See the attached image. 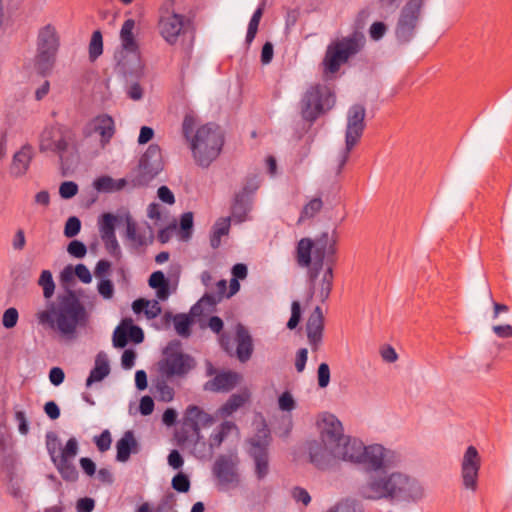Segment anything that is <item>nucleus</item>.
Wrapping results in <instances>:
<instances>
[{"label":"nucleus","instance_id":"nucleus-1","mask_svg":"<svg viewBox=\"0 0 512 512\" xmlns=\"http://www.w3.org/2000/svg\"><path fill=\"white\" fill-rule=\"evenodd\" d=\"M333 453L334 458L350 462L369 475V481L359 489L361 497L371 500L384 497V446H365L361 440L346 436Z\"/></svg>","mask_w":512,"mask_h":512},{"label":"nucleus","instance_id":"nucleus-45","mask_svg":"<svg viewBox=\"0 0 512 512\" xmlns=\"http://www.w3.org/2000/svg\"><path fill=\"white\" fill-rule=\"evenodd\" d=\"M217 299L212 294H204L203 297L191 308V314L193 316H200L203 312V305H208L209 307H214L217 304Z\"/></svg>","mask_w":512,"mask_h":512},{"label":"nucleus","instance_id":"nucleus-41","mask_svg":"<svg viewBox=\"0 0 512 512\" xmlns=\"http://www.w3.org/2000/svg\"><path fill=\"white\" fill-rule=\"evenodd\" d=\"M117 221V216L112 213L102 214L99 220L101 237L115 234V224Z\"/></svg>","mask_w":512,"mask_h":512},{"label":"nucleus","instance_id":"nucleus-21","mask_svg":"<svg viewBox=\"0 0 512 512\" xmlns=\"http://www.w3.org/2000/svg\"><path fill=\"white\" fill-rule=\"evenodd\" d=\"M212 471L221 487L227 488L239 482L236 464L228 456L220 455L214 462Z\"/></svg>","mask_w":512,"mask_h":512},{"label":"nucleus","instance_id":"nucleus-46","mask_svg":"<svg viewBox=\"0 0 512 512\" xmlns=\"http://www.w3.org/2000/svg\"><path fill=\"white\" fill-rule=\"evenodd\" d=\"M171 485L177 492L186 493L190 489L189 477L186 474L179 472L172 478Z\"/></svg>","mask_w":512,"mask_h":512},{"label":"nucleus","instance_id":"nucleus-54","mask_svg":"<svg viewBox=\"0 0 512 512\" xmlns=\"http://www.w3.org/2000/svg\"><path fill=\"white\" fill-rule=\"evenodd\" d=\"M78 193V185L73 181H65L59 187V194L63 199H71Z\"/></svg>","mask_w":512,"mask_h":512},{"label":"nucleus","instance_id":"nucleus-11","mask_svg":"<svg viewBox=\"0 0 512 512\" xmlns=\"http://www.w3.org/2000/svg\"><path fill=\"white\" fill-rule=\"evenodd\" d=\"M211 420L210 415L200 407L196 405L188 406L183 416L181 428L175 434L178 445L184 446L185 444L193 443L195 447L200 444L205 447L206 442L202 440L200 434V424L205 426Z\"/></svg>","mask_w":512,"mask_h":512},{"label":"nucleus","instance_id":"nucleus-13","mask_svg":"<svg viewBox=\"0 0 512 512\" xmlns=\"http://www.w3.org/2000/svg\"><path fill=\"white\" fill-rule=\"evenodd\" d=\"M164 355L159 362V370L167 379L174 376L184 377L195 367L194 358L181 352V343L178 340L167 345Z\"/></svg>","mask_w":512,"mask_h":512},{"label":"nucleus","instance_id":"nucleus-53","mask_svg":"<svg viewBox=\"0 0 512 512\" xmlns=\"http://www.w3.org/2000/svg\"><path fill=\"white\" fill-rule=\"evenodd\" d=\"M94 443L100 452L110 449L112 438L109 430H104L100 435L94 437Z\"/></svg>","mask_w":512,"mask_h":512},{"label":"nucleus","instance_id":"nucleus-29","mask_svg":"<svg viewBox=\"0 0 512 512\" xmlns=\"http://www.w3.org/2000/svg\"><path fill=\"white\" fill-rule=\"evenodd\" d=\"M237 382L238 374L236 372H221L205 384V389L214 392L229 391L235 387Z\"/></svg>","mask_w":512,"mask_h":512},{"label":"nucleus","instance_id":"nucleus-49","mask_svg":"<svg viewBox=\"0 0 512 512\" xmlns=\"http://www.w3.org/2000/svg\"><path fill=\"white\" fill-rule=\"evenodd\" d=\"M101 238L104 242L105 248L108 251V253L113 257H116V258L119 257L121 254V249L118 244L116 235L112 234V235H107V236H104Z\"/></svg>","mask_w":512,"mask_h":512},{"label":"nucleus","instance_id":"nucleus-7","mask_svg":"<svg viewBox=\"0 0 512 512\" xmlns=\"http://www.w3.org/2000/svg\"><path fill=\"white\" fill-rule=\"evenodd\" d=\"M335 102L336 95L331 87L323 84L312 85L300 101L301 116L312 124L321 115L331 110Z\"/></svg>","mask_w":512,"mask_h":512},{"label":"nucleus","instance_id":"nucleus-14","mask_svg":"<svg viewBox=\"0 0 512 512\" xmlns=\"http://www.w3.org/2000/svg\"><path fill=\"white\" fill-rule=\"evenodd\" d=\"M164 168L162 151L157 144H150L140 157L134 170L132 182L134 186H147Z\"/></svg>","mask_w":512,"mask_h":512},{"label":"nucleus","instance_id":"nucleus-31","mask_svg":"<svg viewBox=\"0 0 512 512\" xmlns=\"http://www.w3.org/2000/svg\"><path fill=\"white\" fill-rule=\"evenodd\" d=\"M251 206L252 199L245 197V194L236 193L231 205V215L233 219L238 223L246 221Z\"/></svg>","mask_w":512,"mask_h":512},{"label":"nucleus","instance_id":"nucleus-22","mask_svg":"<svg viewBox=\"0 0 512 512\" xmlns=\"http://www.w3.org/2000/svg\"><path fill=\"white\" fill-rule=\"evenodd\" d=\"M93 133L100 135L101 146L105 147L115 134L113 118L108 114L98 115L93 118L85 128L84 134L90 136Z\"/></svg>","mask_w":512,"mask_h":512},{"label":"nucleus","instance_id":"nucleus-3","mask_svg":"<svg viewBox=\"0 0 512 512\" xmlns=\"http://www.w3.org/2000/svg\"><path fill=\"white\" fill-rule=\"evenodd\" d=\"M38 319L43 324H56L62 335L73 338L78 327H85L88 324L89 315L76 292L67 289L64 294L58 296L57 306L40 312Z\"/></svg>","mask_w":512,"mask_h":512},{"label":"nucleus","instance_id":"nucleus-28","mask_svg":"<svg viewBox=\"0 0 512 512\" xmlns=\"http://www.w3.org/2000/svg\"><path fill=\"white\" fill-rule=\"evenodd\" d=\"M116 460L119 462H126L129 460L130 455L132 453H136L138 451V443L134 437V433L131 430H128L124 433L122 438H120L116 443Z\"/></svg>","mask_w":512,"mask_h":512},{"label":"nucleus","instance_id":"nucleus-50","mask_svg":"<svg viewBox=\"0 0 512 512\" xmlns=\"http://www.w3.org/2000/svg\"><path fill=\"white\" fill-rule=\"evenodd\" d=\"M59 445L60 443L57 435L54 432H48L46 434V448L49 455L51 456L53 463H56L58 459V456H56V451Z\"/></svg>","mask_w":512,"mask_h":512},{"label":"nucleus","instance_id":"nucleus-27","mask_svg":"<svg viewBox=\"0 0 512 512\" xmlns=\"http://www.w3.org/2000/svg\"><path fill=\"white\" fill-rule=\"evenodd\" d=\"M236 342L237 358L239 361L244 363L248 361L252 356L253 340L248 329L242 324H238L236 326Z\"/></svg>","mask_w":512,"mask_h":512},{"label":"nucleus","instance_id":"nucleus-51","mask_svg":"<svg viewBox=\"0 0 512 512\" xmlns=\"http://www.w3.org/2000/svg\"><path fill=\"white\" fill-rule=\"evenodd\" d=\"M301 304L299 301H293L291 304V316L287 322V328L290 330L295 329L301 320Z\"/></svg>","mask_w":512,"mask_h":512},{"label":"nucleus","instance_id":"nucleus-24","mask_svg":"<svg viewBox=\"0 0 512 512\" xmlns=\"http://www.w3.org/2000/svg\"><path fill=\"white\" fill-rule=\"evenodd\" d=\"M324 331V315L321 307L316 306L309 315L306 323V332L312 350L316 351L322 342Z\"/></svg>","mask_w":512,"mask_h":512},{"label":"nucleus","instance_id":"nucleus-19","mask_svg":"<svg viewBox=\"0 0 512 512\" xmlns=\"http://www.w3.org/2000/svg\"><path fill=\"white\" fill-rule=\"evenodd\" d=\"M481 467V457L474 446H469L461 462V477L466 489L476 491L478 475Z\"/></svg>","mask_w":512,"mask_h":512},{"label":"nucleus","instance_id":"nucleus-44","mask_svg":"<svg viewBox=\"0 0 512 512\" xmlns=\"http://www.w3.org/2000/svg\"><path fill=\"white\" fill-rule=\"evenodd\" d=\"M154 387L160 401L170 402L173 400L175 394L174 389L170 387L165 380H158Z\"/></svg>","mask_w":512,"mask_h":512},{"label":"nucleus","instance_id":"nucleus-57","mask_svg":"<svg viewBox=\"0 0 512 512\" xmlns=\"http://www.w3.org/2000/svg\"><path fill=\"white\" fill-rule=\"evenodd\" d=\"M317 378L318 386L320 388H325L328 386L330 382V368L327 363L323 362L318 366Z\"/></svg>","mask_w":512,"mask_h":512},{"label":"nucleus","instance_id":"nucleus-60","mask_svg":"<svg viewBox=\"0 0 512 512\" xmlns=\"http://www.w3.org/2000/svg\"><path fill=\"white\" fill-rule=\"evenodd\" d=\"M278 405L282 411H291L295 408V401L290 392H283L278 398Z\"/></svg>","mask_w":512,"mask_h":512},{"label":"nucleus","instance_id":"nucleus-9","mask_svg":"<svg viewBox=\"0 0 512 512\" xmlns=\"http://www.w3.org/2000/svg\"><path fill=\"white\" fill-rule=\"evenodd\" d=\"M70 141L71 131L59 123L45 126L39 136V151L58 155L63 175L69 168V158L65 156V153L68 151Z\"/></svg>","mask_w":512,"mask_h":512},{"label":"nucleus","instance_id":"nucleus-58","mask_svg":"<svg viewBox=\"0 0 512 512\" xmlns=\"http://www.w3.org/2000/svg\"><path fill=\"white\" fill-rule=\"evenodd\" d=\"M94 187L97 191L109 192L115 188V181L110 176H101L94 181Z\"/></svg>","mask_w":512,"mask_h":512},{"label":"nucleus","instance_id":"nucleus-48","mask_svg":"<svg viewBox=\"0 0 512 512\" xmlns=\"http://www.w3.org/2000/svg\"><path fill=\"white\" fill-rule=\"evenodd\" d=\"M78 452V442L76 438L71 437L67 442L65 447L61 451V455L58 456V459L71 460L73 459Z\"/></svg>","mask_w":512,"mask_h":512},{"label":"nucleus","instance_id":"nucleus-17","mask_svg":"<svg viewBox=\"0 0 512 512\" xmlns=\"http://www.w3.org/2000/svg\"><path fill=\"white\" fill-rule=\"evenodd\" d=\"M170 9L169 7H161L158 28L165 41L174 45L185 27L186 18L184 15L175 12L170 13Z\"/></svg>","mask_w":512,"mask_h":512},{"label":"nucleus","instance_id":"nucleus-33","mask_svg":"<svg viewBox=\"0 0 512 512\" xmlns=\"http://www.w3.org/2000/svg\"><path fill=\"white\" fill-rule=\"evenodd\" d=\"M248 400L249 394L246 392L232 394L219 408L218 415L222 418H227L242 407Z\"/></svg>","mask_w":512,"mask_h":512},{"label":"nucleus","instance_id":"nucleus-4","mask_svg":"<svg viewBox=\"0 0 512 512\" xmlns=\"http://www.w3.org/2000/svg\"><path fill=\"white\" fill-rule=\"evenodd\" d=\"M134 19H126L120 30L121 50L115 53L114 72L125 78H138L142 73L139 44L134 36Z\"/></svg>","mask_w":512,"mask_h":512},{"label":"nucleus","instance_id":"nucleus-38","mask_svg":"<svg viewBox=\"0 0 512 512\" xmlns=\"http://www.w3.org/2000/svg\"><path fill=\"white\" fill-rule=\"evenodd\" d=\"M126 235L127 238L133 242L135 248L147 245L145 233L137 231L136 224L130 217H127L126 220Z\"/></svg>","mask_w":512,"mask_h":512},{"label":"nucleus","instance_id":"nucleus-55","mask_svg":"<svg viewBox=\"0 0 512 512\" xmlns=\"http://www.w3.org/2000/svg\"><path fill=\"white\" fill-rule=\"evenodd\" d=\"M67 251L75 258H83L87 253V248L83 242L72 240L67 246Z\"/></svg>","mask_w":512,"mask_h":512},{"label":"nucleus","instance_id":"nucleus-26","mask_svg":"<svg viewBox=\"0 0 512 512\" xmlns=\"http://www.w3.org/2000/svg\"><path fill=\"white\" fill-rule=\"evenodd\" d=\"M308 452L310 462L320 470L327 469L334 458V453H332L331 449H328L321 441L313 440L309 442Z\"/></svg>","mask_w":512,"mask_h":512},{"label":"nucleus","instance_id":"nucleus-8","mask_svg":"<svg viewBox=\"0 0 512 512\" xmlns=\"http://www.w3.org/2000/svg\"><path fill=\"white\" fill-rule=\"evenodd\" d=\"M425 496L422 484L401 472L386 476V500L392 504L418 502Z\"/></svg>","mask_w":512,"mask_h":512},{"label":"nucleus","instance_id":"nucleus-62","mask_svg":"<svg viewBox=\"0 0 512 512\" xmlns=\"http://www.w3.org/2000/svg\"><path fill=\"white\" fill-rule=\"evenodd\" d=\"M292 497L296 502H301L307 506L311 502V496L305 488L296 486L292 489Z\"/></svg>","mask_w":512,"mask_h":512},{"label":"nucleus","instance_id":"nucleus-5","mask_svg":"<svg viewBox=\"0 0 512 512\" xmlns=\"http://www.w3.org/2000/svg\"><path fill=\"white\" fill-rule=\"evenodd\" d=\"M365 42L364 34L358 29L346 37L331 42L322 61L323 73H337L343 64L364 48Z\"/></svg>","mask_w":512,"mask_h":512},{"label":"nucleus","instance_id":"nucleus-39","mask_svg":"<svg viewBox=\"0 0 512 512\" xmlns=\"http://www.w3.org/2000/svg\"><path fill=\"white\" fill-rule=\"evenodd\" d=\"M176 332L182 337H188L191 334L192 318L187 314H176L173 317Z\"/></svg>","mask_w":512,"mask_h":512},{"label":"nucleus","instance_id":"nucleus-23","mask_svg":"<svg viewBox=\"0 0 512 512\" xmlns=\"http://www.w3.org/2000/svg\"><path fill=\"white\" fill-rule=\"evenodd\" d=\"M334 269L332 267H326L321 279L319 280V276L315 278V280H311L310 276L308 277V297L312 298L316 295L321 303H324L330 296L333 281H334Z\"/></svg>","mask_w":512,"mask_h":512},{"label":"nucleus","instance_id":"nucleus-35","mask_svg":"<svg viewBox=\"0 0 512 512\" xmlns=\"http://www.w3.org/2000/svg\"><path fill=\"white\" fill-rule=\"evenodd\" d=\"M264 10H265V2L263 1L257 7V9L254 11V13L249 21L246 38H245V43L248 46L253 42V40L256 37V34L258 32L259 23L263 16Z\"/></svg>","mask_w":512,"mask_h":512},{"label":"nucleus","instance_id":"nucleus-59","mask_svg":"<svg viewBox=\"0 0 512 512\" xmlns=\"http://www.w3.org/2000/svg\"><path fill=\"white\" fill-rule=\"evenodd\" d=\"M176 503L175 495L172 492H168L161 498L158 503L156 510L157 512H165L167 510L173 509Z\"/></svg>","mask_w":512,"mask_h":512},{"label":"nucleus","instance_id":"nucleus-32","mask_svg":"<svg viewBox=\"0 0 512 512\" xmlns=\"http://www.w3.org/2000/svg\"><path fill=\"white\" fill-rule=\"evenodd\" d=\"M314 244V240L310 238H302L298 241L296 247V261L299 266L308 269L311 267Z\"/></svg>","mask_w":512,"mask_h":512},{"label":"nucleus","instance_id":"nucleus-61","mask_svg":"<svg viewBox=\"0 0 512 512\" xmlns=\"http://www.w3.org/2000/svg\"><path fill=\"white\" fill-rule=\"evenodd\" d=\"M98 292L105 299L112 298L114 293L112 281L109 279H101L98 283Z\"/></svg>","mask_w":512,"mask_h":512},{"label":"nucleus","instance_id":"nucleus-25","mask_svg":"<svg viewBox=\"0 0 512 512\" xmlns=\"http://www.w3.org/2000/svg\"><path fill=\"white\" fill-rule=\"evenodd\" d=\"M34 155L32 145L29 143L24 144L12 157L9 168L10 175L14 178L24 176L29 170Z\"/></svg>","mask_w":512,"mask_h":512},{"label":"nucleus","instance_id":"nucleus-43","mask_svg":"<svg viewBox=\"0 0 512 512\" xmlns=\"http://www.w3.org/2000/svg\"><path fill=\"white\" fill-rule=\"evenodd\" d=\"M193 230V213L185 212L182 214L180 218V227L179 234L180 237L184 240H187L191 237Z\"/></svg>","mask_w":512,"mask_h":512},{"label":"nucleus","instance_id":"nucleus-47","mask_svg":"<svg viewBox=\"0 0 512 512\" xmlns=\"http://www.w3.org/2000/svg\"><path fill=\"white\" fill-rule=\"evenodd\" d=\"M81 230V221L76 216H71L67 219L64 227V235L67 238H73L79 234Z\"/></svg>","mask_w":512,"mask_h":512},{"label":"nucleus","instance_id":"nucleus-18","mask_svg":"<svg viewBox=\"0 0 512 512\" xmlns=\"http://www.w3.org/2000/svg\"><path fill=\"white\" fill-rule=\"evenodd\" d=\"M320 439L332 453L345 440L344 429L341 421L333 414L325 413L318 422Z\"/></svg>","mask_w":512,"mask_h":512},{"label":"nucleus","instance_id":"nucleus-12","mask_svg":"<svg viewBox=\"0 0 512 512\" xmlns=\"http://www.w3.org/2000/svg\"><path fill=\"white\" fill-rule=\"evenodd\" d=\"M425 2L426 0H407L400 9L394 28V34L399 43H408L414 38Z\"/></svg>","mask_w":512,"mask_h":512},{"label":"nucleus","instance_id":"nucleus-37","mask_svg":"<svg viewBox=\"0 0 512 512\" xmlns=\"http://www.w3.org/2000/svg\"><path fill=\"white\" fill-rule=\"evenodd\" d=\"M54 464L65 481L75 482L78 479V471L71 460L57 459Z\"/></svg>","mask_w":512,"mask_h":512},{"label":"nucleus","instance_id":"nucleus-15","mask_svg":"<svg viewBox=\"0 0 512 512\" xmlns=\"http://www.w3.org/2000/svg\"><path fill=\"white\" fill-rule=\"evenodd\" d=\"M365 109L362 105L356 104L350 107L347 113V126L345 133V149L342 152L339 162V171L346 164L350 151L360 140L365 128Z\"/></svg>","mask_w":512,"mask_h":512},{"label":"nucleus","instance_id":"nucleus-56","mask_svg":"<svg viewBox=\"0 0 512 512\" xmlns=\"http://www.w3.org/2000/svg\"><path fill=\"white\" fill-rule=\"evenodd\" d=\"M259 188V182L256 176H250L246 178L245 184L238 194H245V197L252 199L253 194Z\"/></svg>","mask_w":512,"mask_h":512},{"label":"nucleus","instance_id":"nucleus-52","mask_svg":"<svg viewBox=\"0 0 512 512\" xmlns=\"http://www.w3.org/2000/svg\"><path fill=\"white\" fill-rule=\"evenodd\" d=\"M19 318L18 310L14 307H10L4 311L2 324L6 329L14 328Z\"/></svg>","mask_w":512,"mask_h":512},{"label":"nucleus","instance_id":"nucleus-30","mask_svg":"<svg viewBox=\"0 0 512 512\" xmlns=\"http://www.w3.org/2000/svg\"><path fill=\"white\" fill-rule=\"evenodd\" d=\"M110 373V366L107 356L104 352H99L95 358L94 368L90 371L86 379V386H91L94 382L103 380Z\"/></svg>","mask_w":512,"mask_h":512},{"label":"nucleus","instance_id":"nucleus-16","mask_svg":"<svg viewBox=\"0 0 512 512\" xmlns=\"http://www.w3.org/2000/svg\"><path fill=\"white\" fill-rule=\"evenodd\" d=\"M271 437L267 429L260 430L254 437L248 440L250 447L249 456L255 464V475L258 480H263L269 473V445Z\"/></svg>","mask_w":512,"mask_h":512},{"label":"nucleus","instance_id":"nucleus-64","mask_svg":"<svg viewBox=\"0 0 512 512\" xmlns=\"http://www.w3.org/2000/svg\"><path fill=\"white\" fill-rule=\"evenodd\" d=\"M94 507L95 501L90 497L80 498L76 503L77 512H92Z\"/></svg>","mask_w":512,"mask_h":512},{"label":"nucleus","instance_id":"nucleus-6","mask_svg":"<svg viewBox=\"0 0 512 512\" xmlns=\"http://www.w3.org/2000/svg\"><path fill=\"white\" fill-rule=\"evenodd\" d=\"M60 48V36L52 24H47L38 30L36 40V55L34 67L43 77L49 75L55 66Z\"/></svg>","mask_w":512,"mask_h":512},{"label":"nucleus","instance_id":"nucleus-34","mask_svg":"<svg viewBox=\"0 0 512 512\" xmlns=\"http://www.w3.org/2000/svg\"><path fill=\"white\" fill-rule=\"evenodd\" d=\"M230 222V217H221L213 225L210 234V245L213 249H217L220 246L222 236L229 234Z\"/></svg>","mask_w":512,"mask_h":512},{"label":"nucleus","instance_id":"nucleus-2","mask_svg":"<svg viewBox=\"0 0 512 512\" xmlns=\"http://www.w3.org/2000/svg\"><path fill=\"white\" fill-rule=\"evenodd\" d=\"M196 124V116L192 112L186 113L182 122V134L189 142L195 163L202 168H208L223 149L224 133L213 122L203 124L195 130Z\"/></svg>","mask_w":512,"mask_h":512},{"label":"nucleus","instance_id":"nucleus-10","mask_svg":"<svg viewBox=\"0 0 512 512\" xmlns=\"http://www.w3.org/2000/svg\"><path fill=\"white\" fill-rule=\"evenodd\" d=\"M337 233L333 230L332 236L328 232L321 233L314 240L313 246V261L311 267L308 269L307 274L311 280H315L319 276L321 270L326 267H332L337 263Z\"/></svg>","mask_w":512,"mask_h":512},{"label":"nucleus","instance_id":"nucleus-36","mask_svg":"<svg viewBox=\"0 0 512 512\" xmlns=\"http://www.w3.org/2000/svg\"><path fill=\"white\" fill-rule=\"evenodd\" d=\"M103 54V36L100 30H95L92 33L89 46L88 55L90 62H95Z\"/></svg>","mask_w":512,"mask_h":512},{"label":"nucleus","instance_id":"nucleus-42","mask_svg":"<svg viewBox=\"0 0 512 512\" xmlns=\"http://www.w3.org/2000/svg\"><path fill=\"white\" fill-rule=\"evenodd\" d=\"M38 284L43 288V295L49 299L54 294L55 283L52 273L49 270H43L40 274Z\"/></svg>","mask_w":512,"mask_h":512},{"label":"nucleus","instance_id":"nucleus-40","mask_svg":"<svg viewBox=\"0 0 512 512\" xmlns=\"http://www.w3.org/2000/svg\"><path fill=\"white\" fill-rule=\"evenodd\" d=\"M323 207V202L320 197L311 199L301 210L299 222L306 219L313 218Z\"/></svg>","mask_w":512,"mask_h":512},{"label":"nucleus","instance_id":"nucleus-20","mask_svg":"<svg viewBox=\"0 0 512 512\" xmlns=\"http://www.w3.org/2000/svg\"><path fill=\"white\" fill-rule=\"evenodd\" d=\"M144 341V332L131 318H124L113 332L112 342L115 348H125L129 342L140 344Z\"/></svg>","mask_w":512,"mask_h":512},{"label":"nucleus","instance_id":"nucleus-63","mask_svg":"<svg viewBox=\"0 0 512 512\" xmlns=\"http://www.w3.org/2000/svg\"><path fill=\"white\" fill-rule=\"evenodd\" d=\"M167 282H169L168 279L165 277L164 273L159 270L153 272L148 279V284L153 289L164 286Z\"/></svg>","mask_w":512,"mask_h":512}]
</instances>
